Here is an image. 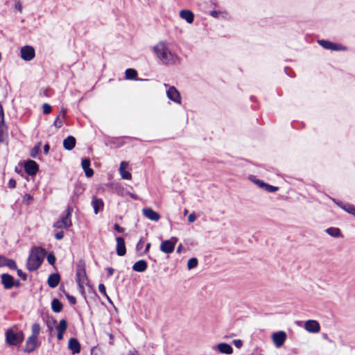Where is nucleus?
I'll return each instance as SVG.
<instances>
[{
  "label": "nucleus",
  "mask_w": 355,
  "mask_h": 355,
  "mask_svg": "<svg viewBox=\"0 0 355 355\" xmlns=\"http://www.w3.org/2000/svg\"><path fill=\"white\" fill-rule=\"evenodd\" d=\"M46 255V251L42 247H33L31 248L27 259L26 267L29 271L37 270Z\"/></svg>",
  "instance_id": "1"
},
{
  "label": "nucleus",
  "mask_w": 355,
  "mask_h": 355,
  "mask_svg": "<svg viewBox=\"0 0 355 355\" xmlns=\"http://www.w3.org/2000/svg\"><path fill=\"white\" fill-rule=\"evenodd\" d=\"M155 53L157 58L166 64H174L178 56L173 54L166 44L160 42L153 47Z\"/></svg>",
  "instance_id": "2"
},
{
  "label": "nucleus",
  "mask_w": 355,
  "mask_h": 355,
  "mask_svg": "<svg viewBox=\"0 0 355 355\" xmlns=\"http://www.w3.org/2000/svg\"><path fill=\"white\" fill-rule=\"evenodd\" d=\"M24 336L22 331L16 333L11 328L8 329L5 333L6 342L10 346L19 345L23 342Z\"/></svg>",
  "instance_id": "3"
},
{
  "label": "nucleus",
  "mask_w": 355,
  "mask_h": 355,
  "mask_svg": "<svg viewBox=\"0 0 355 355\" xmlns=\"http://www.w3.org/2000/svg\"><path fill=\"white\" fill-rule=\"evenodd\" d=\"M178 241L177 237L173 236L168 240L163 241L160 245V250L166 254H171L174 251Z\"/></svg>",
  "instance_id": "4"
},
{
  "label": "nucleus",
  "mask_w": 355,
  "mask_h": 355,
  "mask_svg": "<svg viewBox=\"0 0 355 355\" xmlns=\"http://www.w3.org/2000/svg\"><path fill=\"white\" fill-rule=\"evenodd\" d=\"M318 43L325 49H329L332 51H345L347 49L345 46L336 43H334L329 40H319Z\"/></svg>",
  "instance_id": "5"
},
{
  "label": "nucleus",
  "mask_w": 355,
  "mask_h": 355,
  "mask_svg": "<svg viewBox=\"0 0 355 355\" xmlns=\"http://www.w3.org/2000/svg\"><path fill=\"white\" fill-rule=\"evenodd\" d=\"M20 53L21 58L25 61H31L35 56V49L32 46L29 45H26L21 47Z\"/></svg>",
  "instance_id": "6"
},
{
  "label": "nucleus",
  "mask_w": 355,
  "mask_h": 355,
  "mask_svg": "<svg viewBox=\"0 0 355 355\" xmlns=\"http://www.w3.org/2000/svg\"><path fill=\"white\" fill-rule=\"evenodd\" d=\"M25 172L31 175L34 176L39 171V165L37 163L32 159H28L24 162V165Z\"/></svg>",
  "instance_id": "7"
},
{
  "label": "nucleus",
  "mask_w": 355,
  "mask_h": 355,
  "mask_svg": "<svg viewBox=\"0 0 355 355\" xmlns=\"http://www.w3.org/2000/svg\"><path fill=\"white\" fill-rule=\"evenodd\" d=\"M272 340L276 347H281L286 340V334L284 331L275 332L272 335Z\"/></svg>",
  "instance_id": "8"
},
{
  "label": "nucleus",
  "mask_w": 355,
  "mask_h": 355,
  "mask_svg": "<svg viewBox=\"0 0 355 355\" xmlns=\"http://www.w3.org/2000/svg\"><path fill=\"white\" fill-rule=\"evenodd\" d=\"M38 347V339L33 338V337H28L26 341L23 351L25 353L31 354Z\"/></svg>",
  "instance_id": "9"
},
{
  "label": "nucleus",
  "mask_w": 355,
  "mask_h": 355,
  "mask_svg": "<svg viewBox=\"0 0 355 355\" xmlns=\"http://www.w3.org/2000/svg\"><path fill=\"white\" fill-rule=\"evenodd\" d=\"M73 211L72 207L68 206L64 211V214L60 219L61 220V223L64 225V227L65 229H68L71 226L72 223L71 220V213Z\"/></svg>",
  "instance_id": "10"
},
{
  "label": "nucleus",
  "mask_w": 355,
  "mask_h": 355,
  "mask_svg": "<svg viewBox=\"0 0 355 355\" xmlns=\"http://www.w3.org/2000/svg\"><path fill=\"white\" fill-rule=\"evenodd\" d=\"M167 97L172 101L177 103H181V96L180 94V92L178 91V89L173 87L171 86L168 88V89L166 92Z\"/></svg>",
  "instance_id": "11"
},
{
  "label": "nucleus",
  "mask_w": 355,
  "mask_h": 355,
  "mask_svg": "<svg viewBox=\"0 0 355 355\" xmlns=\"http://www.w3.org/2000/svg\"><path fill=\"white\" fill-rule=\"evenodd\" d=\"M142 212L144 216L150 220L157 221L160 218L159 214L154 211L152 208L145 207L142 209Z\"/></svg>",
  "instance_id": "12"
},
{
  "label": "nucleus",
  "mask_w": 355,
  "mask_h": 355,
  "mask_svg": "<svg viewBox=\"0 0 355 355\" xmlns=\"http://www.w3.org/2000/svg\"><path fill=\"white\" fill-rule=\"evenodd\" d=\"M304 328L309 332L318 333L320 331V326L318 321L309 320L305 322Z\"/></svg>",
  "instance_id": "13"
},
{
  "label": "nucleus",
  "mask_w": 355,
  "mask_h": 355,
  "mask_svg": "<svg viewBox=\"0 0 355 355\" xmlns=\"http://www.w3.org/2000/svg\"><path fill=\"white\" fill-rule=\"evenodd\" d=\"M116 252L117 255L122 257L124 256L126 253V248L125 240L123 237L118 236L116 238Z\"/></svg>",
  "instance_id": "14"
},
{
  "label": "nucleus",
  "mask_w": 355,
  "mask_h": 355,
  "mask_svg": "<svg viewBox=\"0 0 355 355\" xmlns=\"http://www.w3.org/2000/svg\"><path fill=\"white\" fill-rule=\"evenodd\" d=\"M13 277L8 273H3L1 275V282L5 289H10L13 287Z\"/></svg>",
  "instance_id": "15"
},
{
  "label": "nucleus",
  "mask_w": 355,
  "mask_h": 355,
  "mask_svg": "<svg viewBox=\"0 0 355 355\" xmlns=\"http://www.w3.org/2000/svg\"><path fill=\"white\" fill-rule=\"evenodd\" d=\"M90 165L91 161L89 158L85 157L82 159L81 166L83 171H85L86 177L87 178H91L94 175V170L92 168H90Z\"/></svg>",
  "instance_id": "16"
},
{
  "label": "nucleus",
  "mask_w": 355,
  "mask_h": 355,
  "mask_svg": "<svg viewBox=\"0 0 355 355\" xmlns=\"http://www.w3.org/2000/svg\"><path fill=\"white\" fill-rule=\"evenodd\" d=\"M68 347L73 354H78L80 352V344L77 338H71L68 343Z\"/></svg>",
  "instance_id": "17"
},
{
  "label": "nucleus",
  "mask_w": 355,
  "mask_h": 355,
  "mask_svg": "<svg viewBox=\"0 0 355 355\" xmlns=\"http://www.w3.org/2000/svg\"><path fill=\"white\" fill-rule=\"evenodd\" d=\"M92 205L94 209V212L95 214H98L101 211L103 210L104 207V202L102 199L98 198L96 197H93L92 200Z\"/></svg>",
  "instance_id": "18"
},
{
  "label": "nucleus",
  "mask_w": 355,
  "mask_h": 355,
  "mask_svg": "<svg viewBox=\"0 0 355 355\" xmlns=\"http://www.w3.org/2000/svg\"><path fill=\"white\" fill-rule=\"evenodd\" d=\"M216 347L221 354L230 355L233 352L232 347L226 343H220Z\"/></svg>",
  "instance_id": "19"
},
{
  "label": "nucleus",
  "mask_w": 355,
  "mask_h": 355,
  "mask_svg": "<svg viewBox=\"0 0 355 355\" xmlns=\"http://www.w3.org/2000/svg\"><path fill=\"white\" fill-rule=\"evenodd\" d=\"M60 282V275L59 273H53L49 275L47 283L49 287L55 288Z\"/></svg>",
  "instance_id": "20"
},
{
  "label": "nucleus",
  "mask_w": 355,
  "mask_h": 355,
  "mask_svg": "<svg viewBox=\"0 0 355 355\" xmlns=\"http://www.w3.org/2000/svg\"><path fill=\"white\" fill-rule=\"evenodd\" d=\"M86 277L85 265L83 261H80L77 266L76 277L78 283L81 281L82 277Z\"/></svg>",
  "instance_id": "21"
},
{
  "label": "nucleus",
  "mask_w": 355,
  "mask_h": 355,
  "mask_svg": "<svg viewBox=\"0 0 355 355\" xmlns=\"http://www.w3.org/2000/svg\"><path fill=\"white\" fill-rule=\"evenodd\" d=\"M4 129L7 128L4 125V113L2 105L0 104V142L4 141Z\"/></svg>",
  "instance_id": "22"
},
{
  "label": "nucleus",
  "mask_w": 355,
  "mask_h": 355,
  "mask_svg": "<svg viewBox=\"0 0 355 355\" xmlns=\"http://www.w3.org/2000/svg\"><path fill=\"white\" fill-rule=\"evenodd\" d=\"M180 16L189 24H191L194 21V15L189 10H182L180 12Z\"/></svg>",
  "instance_id": "23"
},
{
  "label": "nucleus",
  "mask_w": 355,
  "mask_h": 355,
  "mask_svg": "<svg viewBox=\"0 0 355 355\" xmlns=\"http://www.w3.org/2000/svg\"><path fill=\"white\" fill-rule=\"evenodd\" d=\"M76 140L73 136H68L63 141V146L67 150H71L76 146Z\"/></svg>",
  "instance_id": "24"
},
{
  "label": "nucleus",
  "mask_w": 355,
  "mask_h": 355,
  "mask_svg": "<svg viewBox=\"0 0 355 355\" xmlns=\"http://www.w3.org/2000/svg\"><path fill=\"white\" fill-rule=\"evenodd\" d=\"M148 267V263L145 260H139L134 263L132 266V270L136 272H144Z\"/></svg>",
  "instance_id": "25"
},
{
  "label": "nucleus",
  "mask_w": 355,
  "mask_h": 355,
  "mask_svg": "<svg viewBox=\"0 0 355 355\" xmlns=\"http://www.w3.org/2000/svg\"><path fill=\"white\" fill-rule=\"evenodd\" d=\"M63 304L57 298L53 299L51 301V309L55 313H60L62 311Z\"/></svg>",
  "instance_id": "26"
},
{
  "label": "nucleus",
  "mask_w": 355,
  "mask_h": 355,
  "mask_svg": "<svg viewBox=\"0 0 355 355\" xmlns=\"http://www.w3.org/2000/svg\"><path fill=\"white\" fill-rule=\"evenodd\" d=\"M325 232L329 235H330L331 236L334 237V238H338V237L342 236V233H341L340 229L338 227H329L325 230Z\"/></svg>",
  "instance_id": "27"
},
{
  "label": "nucleus",
  "mask_w": 355,
  "mask_h": 355,
  "mask_svg": "<svg viewBox=\"0 0 355 355\" xmlns=\"http://www.w3.org/2000/svg\"><path fill=\"white\" fill-rule=\"evenodd\" d=\"M40 325L39 323H34L31 327L32 334L29 337H33V338L38 339V336L40 333Z\"/></svg>",
  "instance_id": "28"
},
{
  "label": "nucleus",
  "mask_w": 355,
  "mask_h": 355,
  "mask_svg": "<svg viewBox=\"0 0 355 355\" xmlns=\"http://www.w3.org/2000/svg\"><path fill=\"white\" fill-rule=\"evenodd\" d=\"M123 164H125V162H121L119 167V172L121 174V176L124 180H130L132 178V175L130 172L125 171L124 168H123Z\"/></svg>",
  "instance_id": "29"
},
{
  "label": "nucleus",
  "mask_w": 355,
  "mask_h": 355,
  "mask_svg": "<svg viewBox=\"0 0 355 355\" xmlns=\"http://www.w3.org/2000/svg\"><path fill=\"white\" fill-rule=\"evenodd\" d=\"M125 78L128 80H135L137 77V72L135 69L129 68L125 72Z\"/></svg>",
  "instance_id": "30"
},
{
  "label": "nucleus",
  "mask_w": 355,
  "mask_h": 355,
  "mask_svg": "<svg viewBox=\"0 0 355 355\" xmlns=\"http://www.w3.org/2000/svg\"><path fill=\"white\" fill-rule=\"evenodd\" d=\"M67 327H68L67 321L65 319H62L60 321L59 324L58 326H56L55 328H56L57 331H62L64 333L67 329Z\"/></svg>",
  "instance_id": "31"
},
{
  "label": "nucleus",
  "mask_w": 355,
  "mask_h": 355,
  "mask_svg": "<svg viewBox=\"0 0 355 355\" xmlns=\"http://www.w3.org/2000/svg\"><path fill=\"white\" fill-rule=\"evenodd\" d=\"M198 263V261L197 258L192 257V258L189 259L187 261V268L189 270L193 269L197 267Z\"/></svg>",
  "instance_id": "32"
},
{
  "label": "nucleus",
  "mask_w": 355,
  "mask_h": 355,
  "mask_svg": "<svg viewBox=\"0 0 355 355\" xmlns=\"http://www.w3.org/2000/svg\"><path fill=\"white\" fill-rule=\"evenodd\" d=\"M342 209L345 210L346 212L355 215V206L351 204H346L342 206Z\"/></svg>",
  "instance_id": "33"
},
{
  "label": "nucleus",
  "mask_w": 355,
  "mask_h": 355,
  "mask_svg": "<svg viewBox=\"0 0 355 355\" xmlns=\"http://www.w3.org/2000/svg\"><path fill=\"white\" fill-rule=\"evenodd\" d=\"M40 146H41V142H39L37 145H35L31 150L30 152V155L31 157H33V158H35L37 157V155H38V153H40Z\"/></svg>",
  "instance_id": "34"
},
{
  "label": "nucleus",
  "mask_w": 355,
  "mask_h": 355,
  "mask_svg": "<svg viewBox=\"0 0 355 355\" xmlns=\"http://www.w3.org/2000/svg\"><path fill=\"white\" fill-rule=\"evenodd\" d=\"M250 180L251 181H252L255 184H257L258 187H259L260 188H262L263 189L265 188L266 187V183L264 182L263 181L259 180V179H256L254 176H251L250 178Z\"/></svg>",
  "instance_id": "35"
},
{
  "label": "nucleus",
  "mask_w": 355,
  "mask_h": 355,
  "mask_svg": "<svg viewBox=\"0 0 355 355\" xmlns=\"http://www.w3.org/2000/svg\"><path fill=\"white\" fill-rule=\"evenodd\" d=\"M46 256L49 263L51 266H54L56 261V258L53 252H49Z\"/></svg>",
  "instance_id": "36"
},
{
  "label": "nucleus",
  "mask_w": 355,
  "mask_h": 355,
  "mask_svg": "<svg viewBox=\"0 0 355 355\" xmlns=\"http://www.w3.org/2000/svg\"><path fill=\"white\" fill-rule=\"evenodd\" d=\"M6 266L8 267L11 270H15L17 269V264L16 262L11 259L7 258L6 261Z\"/></svg>",
  "instance_id": "37"
},
{
  "label": "nucleus",
  "mask_w": 355,
  "mask_h": 355,
  "mask_svg": "<svg viewBox=\"0 0 355 355\" xmlns=\"http://www.w3.org/2000/svg\"><path fill=\"white\" fill-rule=\"evenodd\" d=\"M265 191L269 193H273L279 190L278 187L272 186L266 183L265 188L263 189Z\"/></svg>",
  "instance_id": "38"
},
{
  "label": "nucleus",
  "mask_w": 355,
  "mask_h": 355,
  "mask_svg": "<svg viewBox=\"0 0 355 355\" xmlns=\"http://www.w3.org/2000/svg\"><path fill=\"white\" fill-rule=\"evenodd\" d=\"M42 108H43V112L45 114H49L52 111L51 106L49 104H48V103L43 104Z\"/></svg>",
  "instance_id": "39"
},
{
  "label": "nucleus",
  "mask_w": 355,
  "mask_h": 355,
  "mask_svg": "<svg viewBox=\"0 0 355 355\" xmlns=\"http://www.w3.org/2000/svg\"><path fill=\"white\" fill-rule=\"evenodd\" d=\"M143 246H144V241H143V239L142 238H141L139 239V241H138V243H137L136 245V251L140 254V252H141V250L143 248Z\"/></svg>",
  "instance_id": "40"
},
{
  "label": "nucleus",
  "mask_w": 355,
  "mask_h": 355,
  "mask_svg": "<svg viewBox=\"0 0 355 355\" xmlns=\"http://www.w3.org/2000/svg\"><path fill=\"white\" fill-rule=\"evenodd\" d=\"M33 199V198L31 194L26 193L23 198V202L26 205H29Z\"/></svg>",
  "instance_id": "41"
},
{
  "label": "nucleus",
  "mask_w": 355,
  "mask_h": 355,
  "mask_svg": "<svg viewBox=\"0 0 355 355\" xmlns=\"http://www.w3.org/2000/svg\"><path fill=\"white\" fill-rule=\"evenodd\" d=\"M65 296L71 304L74 305L76 304V299L75 297L69 295L68 293H65Z\"/></svg>",
  "instance_id": "42"
},
{
  "label": "nucleus",
  "mask_w": 355,
  "mask_h": 355,
  "mask_svg": "<svg viewBox=\"0 0 355 355\" xmlns=\"http://www.w3.org/2000/svg\"><path fill=\"white\" fill-rule=\"evenodd\" d=\"M15 270H17L18 276L20 277L23 280L25 281L27 279V275L25 272H24L21 270L18 269L17 268Z\"/></svg>",
  "instance_id": "43"
},
{
  "label": "nucleus",
  "mask_w": 355,
  "mask_h": 355,
  "mask_svg": "<svg viewBox=\"0 0 355 355\" xmlns=\"http://www.w3.org/2000/svg\"><path fill=\"white\" fill-rule=\"evenodd\" d=\"M53 125L58 128H60L62 127V122L61 121H60V115H58L54 122H53Z\"/></svg>",
  "instance_id": "44"
},
{
  "label": "nucleus",
  "mask_w": 355,
  "mask_h": 355,
  "mask_svg": "<svg viewBox=\"0 0 355 355\" xmlns=\"http://www.w3.org/2000/svg\"><path fill=\"white\" fill-rule=\"evenodd\" d=\"M98 291L104 296H107L106 288L103 284H100L98 285Z\"/></svg>",
  "instance_id": "45"
},
{
  "label": "nucleus",
  "mask_w": 355,
  "mask_h": 355,
  "mask_svg": "<svg viewBox=\"0 0 355 355\" xmlns=\"http://www.w3.org/2000/svg\"><path fill=\"white\" fill-rule=\"evenodd\" d=\"M114 229L119 233H123L125 230L123 227H121L119 224L115 223L114 225Z\"/></svg>",
  "instance_id": "46"
},
{
  "label": "nucleus",
  "mask_w": 355,
  "mask_h": 355,
  "mask_svg": "<svg viewBox=\"0 0 355 355\" xmlns=\"http://www.w3.org/2000/svg\"><path fill=\"white\" fill-rule=\"evenodd\" d=\"M6 257L0 255V268L6 266Z\"/></svg>",
  "instance_id": "47"
},
{
  "label": "nucleus",
  "mask_w": 355,
  "mask_h": 355,
  "mask_svg": "<svg viewBox=\"0 0 355 355\" xmlns=\"http://www.w3.org/2000/svg\"><path fill=\"white\" fill-rule=\"evenodd\" d=\"M233 343L236 348H241L243 346V341L241 340H234Z\"/></svg>",
  "instance_id": "48"
},
{
  "label": "nucleus",
  "mask_w": 355,
  "mask_h": 355,
  "mask_svg": "<svg viewBox=\"0 0 355 355\" xmlns=\"http://www.w3.org/2000/svg\"><path fill=\"white\" fill-rule=\"evenodd\" d=\"M8 187L10 189H14L16 187V181L15 180L11 178L8 182Z\"/></svg>",
  "instance_id": "49"
},
{
  "label": "nucleus",
  "mask_w": 355,
  "mask_h": 355,
  "mask_svg": "<svg viewBox=\"0 0 355 355\" xmlns=\"http://www.w3.org/2000/svg\"><path fill=\"white\" fill-rule=\"evenodd\" d=\"M64 232L63 231H60V232H58L57 233H55V238L57 239V240H60L62 239L63 237H64Z\"/></svg>",
  "instance_id": "50"
},
{
  "label": "nucleus",
  "mask_w": 355,
  "mask_h": 355,
  "mask_svg": "<svg viewBox=\"0 0 355 355\" xmlns=\"http://www.w3.org/2000/svg\"><path fill=\"white\" fill-rule=\"evenodd\" d=\"M196 216L194 213H191V214H189V217H188V221L189 223H193L196 220Z\"/></svg>",
  "instance_id": "51"
},
{
  "label": "nucleus",
  "mask_w": 355,
  "mask_h": 355,
  "mask_svg": "<svg viewBox=\"0 0 355 355\" xmlns=\"http://www.w3.org/2000/svg\"><path fill=\"white\" fill-rule=\"evenodd\" d=\"M54 227L57 229H62V228H64V225L62 223H61V220H58L55 224H54Z\"/></svg>",
  "instance_id": "52"
},
{
  "label": "nucleus",
  "mask_w": 355,
  "mask_h": 355,
  "mask_svg": "<svg viewBox=\"0 0 355 355\" xmlns=\"http://www.w3.org/2000/svg\"><path fill=\"white\" fill-rule=\"evenodd\" d=\"M150 245H151L150 243H148L146 245L145 250L142 252H140V255L142 256L143 254L147 253L149 251V250H150Z\"/></svg>",
  "instance_id": "53"
},
{
  "label": "nucleus",
  "mask_w": 355,
  "mask_h": 355,
  "mask_svg": "<svg viewBox=\"0 0 355 355\" xmlns=\"http://www.w3.org/2000/svg\"><path fill=\"white\" fill-rule=\"evenodd\" d=\"M49 150H50V146L48 144H46L44 146V153L45 155H47L49 152Z\"/></svg>",
  "instance_id": "54"
},
{
  "label": "nucleus",
  "mask_w": 355,
  "mask_h": 355,
  "mask_svg": "<svg viewBox=\"0 0 355 355\" xmlns=\"http://www.w3.org/2000/svg\"><path fill=\"white\" fill-rule=\"evenodd\" d=\"M219 13L220 12L218 11H217V10H211L210 12V15L214 17H218Z\"/></svg>",
  "instance_id": "55"
},
{
  "label": "nucleus",
  "mask_w": 355,
  "mask_h": 355,
  "mask_svg": "<svg viewBox=\"0 0 355 355\" xmlns=\"http://www.w3.org/2000/svg\"><path fill=\"white\" fill-rule=\"evenodd\" d=\"M63 337H64V332L62 331H58V334H57V338L59 340H61L63 339Z\"/></svg>",
  "instance_id": "56"
},
{
  "label": "nucleus",
  "mask_w": 355,
  "mask_h": 355,
  "mask_svg": "<svg viewBox=\"0 0 355 355\" xmlns=\"http://www.w3.org/2000/svg\"><path fill=\"white\" fill-rule=\"evenodd\" d=\"M12 284H13V286H16V287H19L21 284L19 280H15L14 278H13Z\"/></svg>",
  "instance_id": "57"
},
{
  "label": "nucleus",
  "mask_w": 355,
  "mask_h": 355,
  "mask_svg": "<svg viewBox=\"0 0 355 355\" xmlns=\"http://www.w3.org/2000/svg\"><path fill=\"white\" fill-rule=\"evenodd\" d=\"M107 274H108L109 276L112 275L114 274V268H107Z\"/></svg>",
  "instance_id": "58"
},
{
  "label": "nucleus",
  "mask_w": 355,
  "mask_h": 355,
  "mask_svg": "<svg viewBox=\"0 0 355 355\" xmlns=\"http://www.w3.org/2000/svg\"><path fill=\"white\" fill-rule=\"evenodd\" d=\"M15 9L18 10L19 11H20V12L21 11L22 7H21V5L20 4V3H17L15 6Z\"/></svg>",
  "instance_id": "59"
},
{
  "label": "nucleus",
  "mask_w": 355,
  "mask_h": 355,
  "mask_svg": "<svg viewBox=\"0 0 355 355\" xmlns=\"http://www.w3.org/2000/svg\"><path fill=\"white\" fill-rule=\"evenodd\" d=\"M334 202L338 206L340 207V208H342V206L345 205V204H343L342 202L340 201H337L335 199L333 200Z\"/></svg>",
  "instance_id": "60"
},
{
  "label": "nucleus",
  "mask_w": 355,
  "mask_h": 355,
  "mask_svg": "<svg viewBox=\"0 0 355 355\" xmlns=\"http://www.w3.org/2000/svg\"><path fill=\"white\" fill-rule=\"evenodd\" d=\"M66 113H67L66 109L62 108L61 112H60V114L59 115L60 116L61 115L63 118H64L65 116H66Z\"/></svg>",
  "instance_id": "61"
},
{
  "label": "nucleus",
  "mask_w": 355,
  "mask_h": 355,
  "mask_svg": "<svg viewBox=\"0 0 355 355\" xmlns=\"http://www.w3.org/2000/svg\"><path fill=\"white\" fill-rule=\"evenodd\" d=\"M183 249V245L182 244H180L178 246V248H177V253H180L182 252Z\"/></svg>",
  "instance_id": "62"
},
{
  "label": "nucleus",
  "mask_w": 355,
  "mask_h": 355,
  "mask_svg": "<svg viewBox=\"0 0 355 355\" xmlns=\"http://www.w3.org/2000/svg\"><path fill=\"white\" fill-rule=\"evenodd\" d=\"M107 335H108L110 339L111 340V341H110V345H113V341L112 340H114V335L112 334H108Z\"/></svg>",
  "instance_id": "63"
},
{
  "label": "nucleus",
  "mask_w": 355,
  "mask_h": 355,
  "mask_svg": "<svg viewBox=\"0 0 355 355\" xmlns=\"http://www.w3.org/2000/svg\"><path fill=\"white\" fill-rule=\"evenodd\" d=\"M128 355H137V354L134 353V352H130Z\"/></svg>",
  "instance_id": "64"
}]
</instances>
